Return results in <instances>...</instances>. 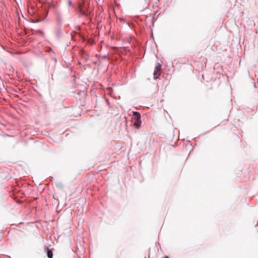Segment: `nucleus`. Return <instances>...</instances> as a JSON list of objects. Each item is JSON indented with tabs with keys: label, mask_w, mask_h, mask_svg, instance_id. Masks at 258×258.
<instances>
[{
	"label": "nucleus",
	"mask_w": 258,
	"mask_h": 258,
	"mask_svg": "<svg viewBox=\"0 0 258 258\" xmlns=\"http://www.w3.org/2000/svg\"><path fill=\"white\" fill-rule=\"evenodd\" d=\"M163 258H169V257H168V256H164V257H163Z\"/></svg>",
	"instance_id": "obj_6"
},
{
	"label": "nucleus",
	"mask_w": 258,
	"mask_h": 258,
	"mask_svg": "<svg viewBox=\"0 0 258 258\" xmlns=\"http://www.w3.org/2000/svg\"><path fill=\"white\" fill-rule=\"evenodd\" d=\"M161 66L159 63H157L154 72V77L155 79L158 78L161 74Z\"/></svg>",
	"instance_id": "obj_3"
},
{
	"label": "nucleus",
	"mask_w": 258,
	"mask_h": 258,
	"mask_svg": "<svg viewBox=\"0 0 258 258\" xmlns=\"http://www.w3.org/2000/svg\"><path fill=\"white\" fill-rule=\"evenodd\" d=\"M87 8V6L86 5L85 2L84 1H83V2L82 4H80L79 5V10L80 12V15H86V10Z\"/></svg>",
	"instance_id": "obj_2"
},
{
	"label": "nucleus",
	"mask_w": 258,
	"mask_h": 258,
	"mask_svg": "<svg viewBox=\"0 0 258 258\" xmlns=\"http://www.w3.org/2000/svg\"><path fill=\"white\" fill-rule=\"evenodd\" d=\"M106 93L111 96H113V91L111 88L108 87L106 89Z\"/></svg>",
	"instance_id": "obj_4"
},
{
	"label": "nucleus",
	"mask_w": 258,
	"mask_h": 258,
	"mask_svg": "<svg viewBox=\"0 0 258 258\" xmlns=\"http://www.w3.org/2000/svg\"><path fill=\"white\" fill-rule=\"evenodd\" d=\"M134 124L136 127H139L141 125V116L139 112H134Z\"/></svg>",
	"instance_id": "obj_1"
},
{
	"label": "nucleus",
	"mask_w": 258,
	"mask_h": 258,
	"mask_svg": "<svg viewBox=\"0 0 258 258\" xmlns=\"http://www.w3.org/2000/svg\"><path fill=\"white\" fill-rule=\"evenodd\" d=\"M47 255L48 258H52L53 256L52 251L50 250H48L47 252Z\"/></svg>",
	"instance_id": "obj_5"
}]
</instances>
